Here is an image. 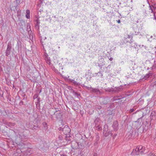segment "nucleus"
Returning a JSON list of instances; mask_svg holds the SVG:
<instances>
[{"mask_svg": "<svg viewBox=\"0 0 156 156\" xmlns=\"http://www.w3.org/2000/svg\"><path fill=\"white\" fill-rule=\"evenodd\" d=\"M58 130H61L64 134H66L67 133H70L71 132V129L67 125H65L63 128L60 127L58 128Z\"/></svg>", "mask_w": 156, "mask_h": 156, "instance_id": "f257e3e1", "label": "nucleus"}, {"mask_svg": "<svg viewBox=\"0 0 156 156\" xmlns=\"http://www.w3.org/2000/svg\"><path fill=\"white\" fill-rule=\"evenodd\" d=\"M71 147L73 149H82L81 146H80V142L78 143L75 141L71 142Z\"/></svg>", "mask_w": 156, "mask_h": 156, "instance_id": "f03ea898", "label": "nucleus"}, {"mask_svg": "<svg viewBox=\"0 0 156 156\" xmlns=\"http://www.w3.org/2000/svg\"><path fill=\"white\" fill-rule=\"evenodd\" d=\"M86 87V88L90 90L91 92L95 93L97 94H100L101 93V91L98 88H92L91 87Z\"/></svg>", "mask_w": 156, "mask_h": 156, "instance_id": "7ed1b4c3", "label": "nucleus"}, {"mask_svg": "<svg viewBox=\"0 0 156 156\" xmlns=\"http://www.w3.org/2000/svg\"><path fill=\"white\" fill-rule=\"evenodd\" d=\"M12 49V44L10 42H9L7 45V48L5 51V55L7 56L10 54Z\"/></svg>", "mask_w": 156, "mask_h": 156, "instance_id": "20e7f679", "label": "nucleus"}, {"mask_svg": "<svg viewBox=\"0 0 156 156\" xmlns=\"http://www.w3.org/2000/svg\"><path fill=\"white\" fill-rule=\"evenodd\" d=\"M29 127L30 129L33 130H39L40 128V127L37 124L35 125L33 124L29 123Z\"/></svg>", "mask_w": 156, "mask_h": 156, "instance_id": "39448f33", "label": "nucleus"}, {"mask_svg": "<svg viewBox=\"0 0 156 156\" xmlns=\"http://www.w3.org/2000/svg\"><path fill=\"white\" fill-rule=\"evenodd\" d=\"M132 36L131 35H128L125 37L124 42L125 43L129 42L131 43L132 42Z\"/></svg>", "mask_w": 156, "mask_h": 156, "instance_id": "423d86ee", "label": "nucleus"}, {"mask_svg": "<svg viewBox=\"0 0 156 156\" xmlns=\"http://www.w3.org/2000/svg\"><path fill=\"white\" fill-rule=\"evenodd\" d=\"M148 124L147 123V125H145V127H144L143 126H141L138 129V131H139L140 129H141V131H140V133H142L143 132H145L148 129Z\"/></svg>", "mask_w": 156, "mask_h": 156, "instance_id": "0eeeda50", "label": "nucleus"}, {"mask_svg": "<svg viewBox=\"0 0 156 156\" xmlns=\"http://www.w3.org/2000/svg\"><path fill=\"white\" fill-rule=\"evenodd\" d=\"M58 111L56 110L54 112V115H55V117L57 119H61L62 117V112L60 111L58 112H57Z\"/></svg>", "mask_w": 156, "mask_h": 156, "instance_id": "6e6552de", "label": "nucleus"}, {"mask_svg": "<svg viewBox=\"0 0 156 156\" xmlns=\"http://www.w3.org/2000/svg\"><path fill=\"white\" fill-rule=\"evenodd\" d=\"M112 127L114 131H116L118 129L119 124L117 121H114L113 123Z\"/></svg>", "mask_w": 156, "mask_h": 156, "instance_id": "1a4fd4ad", "label": "nucleus"}, {"mask_svg": "<svg viewBox=\"0 0 156 156\" xmlns=\"http://www.w3.org/2000/svg\"><path fill=\"white\" fill-rule=\"evenodd\" d=\"M104 62L105 61L104 58H100L99 59V61L98 62V66L99 67H101V66H104Z\"/></svg>", "mask_w": 156, "mask_h": 156, "instance_id": "9d476101", "label": "nucleus"}, {"mask_svg": "<svg viewBox=\"0 0 156 156\" xmlns=\"http://www.w3.org/2000/svg\"><path fill=\"white\" fill-rule=\"evenodd\" d=\"M19 25L21 29L22 30L23 29V27L25 28L26 26V23L25 21L23 20H21L20 21V22L19 23Z\"/></svg>", "mask_w": 156, "mask_h": 156, "instance_id": "9b49d317", "label": "nucleus"}, {"mask_svg": "<svg viewBox=\"0 0 156 156\" xmlns=\"http://www.w3.org/2000/svg\"><path fill=\"white\" fill-rule=\"evenodd\" d=\"M21 151L22 152H24V154L26 155H29L32 152L31 151V150L30 148L27 149L25 151H23V149H21Z\"/></svg>", "mask_w": 156, "mask_h": 156, "instance_id": "f8f14e48", "label": "nucleus"}, {"mask_svg": "<svg viewBox=\"0 0 156 156\" xmlns=\"http://www.w3.org/2000/svg\"><path fill=\"white\" fill-rule=\"evenodd\" d=\"M100 67V72H101L103 73H106V72L107 70V67L102 66H101V67Z\"/></svg>", "mask_w": 156, "mask_h": 156, "instance_id": "ddd939ff", "label": "nucleus"}, {"mask_svg": "<svg viewBox=\"0 0 156 156\" xmlns=\"http://www.w3.org/2000/svg\"><path fill=\"white\" fill-rule=\"evenodd\" d=\"M150 111L148 110V109H146V108L145 109H144L142 111V117H143L144 116L146 115Z\"/></svg>", "mask_w": 156, "mask_h": 156, "instance_id": "4468645a", "label": "nucleus"}, {"mask_svg": "<svg viewBox=\"0 0 156 156\" xmlns=\"http://www.w3.org/2000/svg\"><path fill=\"white\" fill-rule=\"evenodd\" d=\"M155 113L156 112L155 111H154L152 112L150 116V119H151V121L152 120L154 119L155 118Z\"/></svg>", "mask_w": 156, "mask_h": 156, "instance_id": "2eb2a0df", "label": "nucleus"}, {"mask_svg": "<svg viewBox=\"0 0 156 156\" xmlns=\"http://www.w3.org/2000/svg\"><path fill=\"white\" fill-rule=\"evenodd\" d=\"M103 73L101 72H100V71H99V72L98 73H95V75L96 76H97L99 77L103 78Z\"/></svg>", "mask_w": 156, "mask_h": 156, "instance_id": "dca6fc26", "label": "nucleus"}, {"mask_svg": "<svg viewBox=\"0 0 156 156\" xmlns=\"http://www.w3.org/2000/svg\"><path fill=\"white\" fill-rule=\"evenodd\" d=\"M132 155H134L136 154L137 155L139 154V153L137 151V149H133L132 152H131V154Z\"/></svg>", "mask_w": 156, "mask_h": 156, "instance_id": "f3484780", "label": "nucleus"}, {"mask_svg": "<svg viewBox=\"0 0 156 156\" xmlns=\"http://www.w3.org/2000/svg\"><path fill=\"white\" fill-rule=\"evenodd\" d=\"M70 81L73 83L75 86H78L79 85H80V83H77L76 81L74 80H70Z\"/></svg>", "mask_w": 156, "mask_h": 156, "instance_id": "a211bd4d", "label": "nucleus"}, {"mask_svg": "<svg viewBox=\"0 0 156 156\" xmlns=\"http://www.w3.org/2000/svg\"><path fill=\"white\" fill-rule=\"evenodd\" d=\"M142 149L143 147L141 146H139L138 147H137V148H136L137 151H138L139 153L140 152L142 153L143 152V150H142Z\"/></svg>", "mask_w": 156, "mask_h": 156, "instance_id": "6ab92c4d", "label": "nucleus"}, {"mask_svg": "<svg viewBox=\"0 0 156 156\" xmlns=\"http://www.w3.org/2000/svg\"><path fill=\"white\" fill-rule=\"evenodd\" d=\"M120 97V96H115L111 100L112 101H116V100H120V99L123 98V97H121L120 98H118V97Z\"/></svg>", "mask_w": 156, "mask_h": 156, "instance_id": "aec40b11", "label": "nucleus"}, {"mask_svg": "<svg viewBox=\"0 0 156 156\" xmlns=\"http://www.w3.org/2000/svg\"><path fill=\"white\" fill-rule=\"evenodd\" d=\"M95 127H96L95 129L97 130L101 131L102 129V127L100 126V124L95 126Z\"/></svg>", "mask_w": 156, "mask_h": 156, "instance_id": "412c9836", "label": "nucleus"}, {"mask_svg": "<svg viewBox=\"0 0 156 156\" xmlns=\"http://www.w3.org/2000/svg\"><path fill=\"white\" fill-rule=\"evenodd\" d=\"M26 16L27 19H30V11L29 9H27L26 10Z\"/></svg>", "mask_w": 156, "mask_h": 156, "instance_id": "4be33fe9", "label": "nucleus"}, {"mask_svg": "<svg viewBox=\"0 0 156 156\" xmlns=\"http://www.w3.org/2000/svg\"><path fill=\"white\" fill-rule=\"evenodd\" d=\"M39 18H37V19L36 20V27H37L38 29H39V23H40V21L38 20Z\"/></svg>", "mask_w": 156, "mask_h": 156, "instance_id": "5701e85b", "label": "nucleus"}, {"mask_svg": "<svg viewBox=\"0 0 156 156\" xmlns=\"http://www.w3.org/2000/svg\"><path fill=\"white\" fill-rule=\"evenodd\" d=\"M1 115L2 116H5L7 115V113L6 111L5 110L1 111Z\"/></svg>", "mask_w": 156, "mask_h": 156, "instance_id": "b1692460", "label": "nucleus"}, {"mask_svg": "<svg viewBox=\"0 0 156 156\" xmlns=\"http://www.w3.org/2000/svg\"><path fill=\"white\" fill-rule=\"evenodd\" d=\"M87 141H84V142H80V146H81L82 148L84 147H86V144H87Z\"/></svg>", "mask_w": 156, "mask_h": 156, "instance_id": "393cba45", "label": "nucleus"}, {"mask_svg": "<svg viewBox=\"0 0 156 156\" xmlns=\"http://www.w3.org/2000/svg\"><path fill=\"white\" fill-rule=\"evenodd\" d=\"M27 30L28 31L31 30L30 28V23H27Z\"/></svg>", "mask_w": 156, "mask_h": 156, "instance_id": "a878e982", "label": "nucleus"}, {"mask_svg": "<svg viewBox=\"0 0 156 156\" xmlns=\"http://www.w3.org/2000/svg\"><path fill=\"white\" fill-rule=\"evenodd\" d=\"M110 134H111V136H112L113 134L112 133L111 131H109L108 132H106L104 134V136L105 137H107L108 136H109Z\"/></svg>", "mask_w": 156, "mask_h": 156, "instance_id": "bb28decb", "label": "nucleus"}, {"mask_svg": "<svg viewBox=\"0 0 156 156\" xmlns=\"http://www.w3.org/2000/svg\"><path fill=\"white\" fill-rule=\"evenodd\" d=\"M100 121V119L98 118H97L95 119V120L94 121V123L95 124V126H96L97 125H99L98 123V122H99Z\"/></svg>", "mask_w": 156, "mask_h": 156, "instance_id": "cd10ccee", "label": "nucleus"}, {"mask_svg": "<svg viewBox=\"0 0 156 156\" xmlns=\"http://www.w3.org/2000/svg\"><path fill=\"white\" fill-rule=\"evenodd\" d=\"M15 125H16V123H12V122H8L7 126L9 127H12L13 126H15Z\"/></svg>", "mask_w": 156, "mask_h": 156, "instance_id": "c85d7f7f", "label": "nucleus"}, {"mask_svg": "<svg viewBox=\"0 0 156 156\" xmlns=\"http://www.w3.org/2000/svg\"><path fill=\"white\" fill-rule=\"evenodd\" d=\"M73 93L74 95L77 96V98H79V96H80V93L75 92L74 90H73Z\"/></svg>", "mask_w": 156, "mask_h": 156, "instance_id": "c756f323", "label": "nucleus"}, {"mask_svg": "<svg viewBox=\"0 0 156 156\" xmlns=\"http://www.w3.org/2000/svg\"><path fill=\"white\" fill-rule=\"evenodd\" d=\"M95 108L96 109L98 112L101 109L102 107L99 105H96L95 107Z\"/></svg>", "mask_w": 156, "mask_h": 156, "instance_id": "7c9ffc66", "label": "nucleus"}, {"mask_svg": "<svg viewBox=\"0 0 156 156\" xmlns=\"http://www.w3.org/2000/svg\"><path fill=\"white\" fill-rule=\"evenodd\" d=\"M17 45L18 46V50H19V49L20 50L21 49V42L19 41H18L17 42Z\"/></svg>", "mask_w": 156, "mask_h": 156, "instance_id": "2f4dec72", "label": "nucleus"}, {"mask_svg": "<svg viewBox=\"0 0 156 156\" xmlns=\"http://www.w3.org/2000/svg\"><path fill=\"white\" fill-rule=\"evenodd\" d=\"M101 103L102 105H106L108 103V101L106 99H104Z\"/></svg>", "mask_w": 156, "mask_h": 156, "instance_id": "473e14b6", "label": "nucleus"}, {"mask_svg": "<svg viewBox=\"0 0 156 156\" xmlns=\"http://www.w3.org/2000/svg\"><path fill=\"white\" fill-rule=\"evenodd\" d=\"M29 34V36L30 38H33V36L32 35L33 34L32 33V31L31 30H30L29 31H27Z\"/></svg>", "mask_w": 156, "mask_h": 156, "instance_id": "72a5a7b5", "label": "nucleus"}, {"mask_svg": "<svg viewBox=\"0 0 156 156\" xmlns=\"http://www.w3.org/2000/svg\"><path fill=\"white\" fill-rule=\"evenodd\" d=\"M44 147H43V149H48L49 148V147L47 145V143L46 142H44Z\"/></svg>", "mask_w": 156, "mask_h": 156, "instance_id": "f704fd0d", "label": "nucleus"}, {"mask_svg": "<svg viewBox=\"0 0 156 156\" xmlns=\"http://www.w3.org/2000/svg\"><path fill=\"white\" fill-rule=\"evenodd\" d=\"M108 126L107 125H105L104 126V130H103V133L105 132H107L108 131Z\"/></svg>", "mask_w": 156, "mask_h": 156, "instance_id": "c9c22d12", "label": "nucleus"}, {"mask_svg": "<svg viewBox=\"0 0 156 156\" xmlns=\"http://www.w3.org/2000/svg\"><path fill=\"white\" fill-rule=\"evenodd\" d=\"M42 88H41V86H39L38 87L37 90V92H39V94L42 91Z\"/></svg>", "mask_w": 156, "mask_h": 156, "instance_id": "e433bc0d", "label": "nucleus"}, {"mask_svg": "<svg viewBox=\"0 0 156 156\" xmlns=\"http://www.w3.org/2000/svg\"><path fill=\"white\" fill-rule=\"evenodd\" d=\"M45 60L49 64H50L51 63V62H50V60L49 58H48V57L47 58H45Z\"/></svg>", "mask_w": 156, "mask_h": 156, "instance_id": "4c0bfd02", "label": "nucleus"}, {"mask_svg": "<svg viewBox=\"0 0 156 156\" xmlns=\"http://www.w3.org/2000/svg\"><path fill=\"white\" fill-rule=\"evenodd\" d=\"M150 77V76H149L148 74H146L144 77L143 78V79H144L145 80L147 79Z\"/></svg>", "mask_w": 156, "mask_h": 156, "instance_id": "58836bf2", "label": "nucleus"}, {"mask_svg": "<svg viewBox=\"0 0 156 156\" xmlns=\"http://www.w3.org/2000/svg\"><path fill=\"white\" fill-rule=\"evenodd\" d=\"M96 142L98 141L99 140V136L98 133H96Z\"/></svg>", "mask_w": 156, "mask_h": 156, "instance_id": "ea45409f", "label": "nucleus"}, {"mask_svg": "<svg viewBox=\"0 0 156 156\" xmlns=\"http://www.w3.org/2000/svg\"><path fill=\"white\" fill-rule=\"evenodd\" d=\"M2 123H3V124L7 125L8 122L6 120L4 119H2Z\"/></svg>", "mask_w": 156, "mask_h": 156, "instance_id": "a19ab883", "label": "nucleus"}, {"mask_svg": "<svg viewBox=\"0 0 156 156\" xmlns=\"http://www.w3.org/2000/svg\"><path fill=\"white\" fill-rule=\"evenodd\" d=\"M142 118L143 117H141L138 118L137 119V120L138 121V122H139V125H140L141 123V122L142 121Z\"/></svg>", "mask_w": 156, "mask_h": 156, "instance_id": "79ce46f5", "label": "nucleus"}, {"mask_svg": "<svg viewBox=\"0 0 156 156\" xmlns=\"http://www.w3.org/2000/svg\"><path fill=\"white\" fill-rule=\"evenodd\" d=\"M113 110H108V113L107 115H112L113 114L112 113Z\"/></svg>", "mask_w": 156, "mask_h": 156, "instance_id": "37998d69", "label": "nucleus"}, {"mask_svg": "<svg viewBox=\"0 0 156 156\" xmlns=\"http://www.w3.org/2000/svg\"><path fill=\"white\" fill-rule=\"evenodd\" d=\"M38 94H35L34 96H33V99H35L36 98H38Z\"/></svg>", "mask_w": 156, "mask_h": 156, "instance_id": "c03bdc74", "label": "nucleus"}, {"mask_svg": "<svg viewBox=\"0 0 156 156\" xmlns=\"http://www.w3.org/2000/svg\"><path fill=\"white\" fill-rule=\"evenodd\" d=\"M66 135L65 138H69L70 136V133H67L66 134Z\"/></svg>", "mask_w": 156, "mask_h": 156, "instance_id": "a18cd8bd", "label": "nucleus"}, {"mask_svg": "<svg viewBox=\"0 0 156 156\" xmlns=\"http://www.w3.org/2000/svg\"><path fill=\"white\" fill-rule=\"evenodd\" d=\"M115 106L114 104L113 103H111L109 106V107L112 108Z\"/></svg>", "mask_w": 156, "mask_h": 156, "instance_id": "49530a36", "label": "nucleus"}, {"mask_svg": "<svg viewBox=\"0 0 156 156\" xmlns=\"http://www.w3.org/2000/svg\"><path fill=\"white\" fill-rule=\"evenodd\" d=\"M91 144V143H90L89 142H87V144H86V147H89L90 145Z\"/></svg>", "mask_w": 156, "mask_h": 156, "instance_id": "de8ad7c7", "label": "nucleus"}, {"mask_svg": "<svg viewBox=\"0 0 156 156\" xmlns=\"http://www.w3.org/2000/svg\"><path fill=\"white\" fill-rule=\"evenodd\" d=\"M148 74L149 76H150V77L151 76H152L153 75V73L152 72H151V71H149Z\"/></svg>", "mask_w": 156, "mask_h": 156, "instance_id": "09e8293b", "label": "nucleus"}, {"mask_svg": "<svg viewBox=\"0 0 156 156\" xmlns=\"http://www.w3.org/2000/svg\"><path fill=\"white\" fill-rule=\"evenodd\" d=\"M21 0H16V2L17 5H19L20 2Z\"/></svg>", "mask_w": 156, "mask_h": 156, "instance_id": "8fccbe9b", "label": "nucleus"}, {"mask_svg": "<svg viewBox=\"0 0 156 156\" xmlns=\"http://www.w3.org/2000/svg\"><path fill=\"white\" fill-rule=\"evenodd\" d=\"M43 125L44 126V127H45L46 129V126L47 125V123L46 122H44L43 123Z\"/></svg>", "mask_w": 156, "mask_h": 156, "instance_id": "3c124183", "label": "nucleus"}, {"mask_svg": "<svg viewBox=\"0 0 156 156\" xmlns=\"http://www.w3.org/2000/svg\"><path fill=\"white\" fill-rule=\"evenodd\" d=\"M151 6H152L154 9H156V3H154L153 5H152Z\"/></svg>", "mask_w": 156, "mask_h": 156, "instance_id": "603ef678", "label": "nucleus"}, {"mask_svg": "<svg viewBox=\"0 0 156 156\" xmlns=\"http://www.w3.org/2000/svg\"><path fill=\"white\" fill-rule=\"evenodd\" d=\"M23 104V102L22 101H20L19 103V105L20 106L22 105Z\"/></svg>", "mask_w": 156, "mask_h": 156, "instance_id": "864d4df0", "label": "nucleus"}, {"mask_svg": "<svg viewBox=\"0 0 156 156\" xmlns=\"http://www.w3.org/2000/svg\"><path fill=\"white\" fill-rule=\"evenodd\" d=\"M152 85H153V87L154 86H155L156 85V81H154V82H153L151 83Z\"/></svg>", "mask_w": 156, "mask_h": 156, "instance_id": "5fc2aeb1", "label": "nucleus"}, {"mask_svg": "<svg viewBox=\"0 0 156 156\" xmlns=\"http://www.w3.org/2000/svg\"><path fill=\"white\" fill-rule=\"evenodd\" d=\"M156 66H154V65H153V66H152V67H151V70H154L156 68Z\"/></svg>", "mask_w": 156, "mask_h": 156, "instance_id": "6e6d98bb", "label": "nucleus"}, {"mask_svg": "<svg viewBox=\"0 0 156 156\" xmlns=\"http://www.w3.org/2000/svg\"><path fill=\"white\" fill-rule=\"evenodd\" d=\"M134 111V109L133 108H132L130 109L129 110V112L131 113L133 112Z\"/></svg>", "mask_w": 156, "mask_h": 156, "instance_id": "4d7b16f0", "label": "nucleus"}, {"mask_svg": "<svg viewBox=\"0 0 156 156\" xmlns=\"http://www.w3.org/2000/svg\"><path fill=\"white\" fill-rule=\"evenodd\" d=\"M66 140L68 141H70L71 140V139L69 138H65Z\"/></svg>", "mask_w": 156, "mask_h": 156, "instance_id": "13d9d810", "label": "nucleus"}, {"mask_svg": "<svg viewBox=\"0 0 156 156\" xmlns=\"http://www.w3.org/2000/svg\"><path fill=\"white\" fill-rule=\"evenodd\" d=\"M40 98H39V97H38V98H37V101H38V103H40Z\"/></svg>", "mask_w": 156, "mask_h": 156, "instance_id": "bf43d9fd", "label": "nucleus"}, {"mask_svg": "<svg viewBox=\"0 0 156 156\" xmlns=\"http://www.w3.org/2000/svg\"><path fill=\"white\" fill-rule=\"evenodd\" d=\"M61 156H67V155L65 154H61Z\"/></svg>", "mask_w": 156, "mask_h": 156, "instance_id": "052dcab7", "label": "nucleus"}, {"mask_svg": "<svg viewBox=\"0 0 156 156\" xmlns=\"http://www.w3.org/2000/svg\"><path fill=\"white\" fill-rule=\"evenodd\" d=\"M94 156H98V154L96 153H94L93 154Z\"/></svg>", "mask_w": 156, "mask_h": 156, "instance_id": "680f3d73", "label": "nucleus"}, {"mask_svg": "<svg viewBox=\"0 0 156 156\" xmlns=\"http://www.w3.org/2000/svg\"><path fill=\"white\" fill-rule=\"evenodd\" d=\"M2 131V132L3 133H6V131L5 130V129H3Z\"/></svg>", "mask_w": 156, "mask_h": 156, "instance_id": "e2e57ef3", "label": "nucleus"}, {"mask_svg": "<svg viewBox=\"0 0 156 156\" xmlns=\"http://www.w3.org/2000/svg\"><path fill=\"white\" fill-rule=\"evenodd\" d=\"M52 110H53V109H50V110H49V111L50 112H48L49 114H50V112H51V111H52Z\"/></svg>", "mask_w": 156, "mask_h": 156, "instance_id": "0e129e2a", "label": "nucleus"}, {"mask_svg": "<svg viewBox=\"0 0 156 156\" xmlns=\"http://www.w3.org/2000/svg\"><path fill=\"white\" fill-rule=\"evenodd\" d=\"M45 58H47V57H48V55L47 54H45Z\"/></svg>", "mask_w": 156, "mask_h": 156, "instance_id": "69168bd1", "label": "nucleus"}, {"mask_svg": "<svg viewBox=\"0 0 156 156\" xmlns=\"http://www.w3.org/2000/svg\"><path fill=\"white\" fill-rule=\"evenodd\" d=\"M36 107L38 109H39L40 108V106H38L37 105H36Z\"/></svg>", "mask_w": 156, "mask_h": 156, "instance_id": "338daca9", "label": "nucleus"}, {"mask_svg": "<svg viewBox=\"0 0 156 156\" xmlns=\"http://www.w3.org/2000/svg\"><path fill=\"white\" fill-rule=\"evenodd\" d=\"M8 100L9 101H11V98H9L8 99Z\"/></svg>", "mask_w": 156, "mask_h": 156, "instance_id": "774afa93", "label": "nucleus"}]
</instances>
